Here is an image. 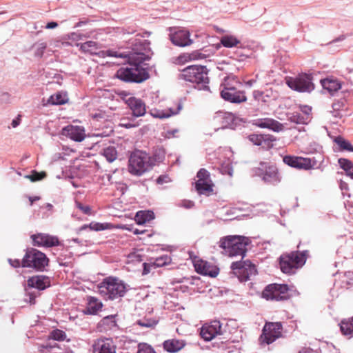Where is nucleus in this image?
I'll return each mask as SVG.
<instances>
[{
  "instance_id": "22",
  "label": "nucleus",
  "mask_w": 353,
  "mask_h": 353,
  "mask_svg": "<svg viewBox=\"0 0 353 353\" xmlns=\"http://www.w3.org/2000/svg\"><path fill=\"white\" fill-rule=\"evenodd\" d=\"M126 105L132 111L134 117H140L146 112V105L145 102L141 99L134 97H130L126 101Z\"/></svg>"
},
{
  "instance_id": "20",
  "label": "nucleus",
  "mask_w": 353,
  "mask_h": 353,
  "mask_svg": "<svg viewBox=\"0 0 353 353\" xmlns=\"http://www.w3.org/2000/svg\"><path fill=\"white\" fill-rule=\"evenodd\" d=\"M190 32L185 29L174 31L170 34V39L172 43L180 47L190 46L192 40L190 38Z\"/></svg>"
},
{
  "instance_id": "62",
  "label": "nucleus",
  "mask_w": 353,
  "mask_h": 353,
  "mask_svg": "<svg viewBox=\"0 0 353 353\" xmlns=\"http://www.w3.org/2000/svg\"><path fill=\"white\" fill-rule=\"evenodd\" d=\"M256 82V80L251 79L245 82V84L248 86H252L254 83Z\"/></svg>"
},
{
  "instance_id": "44",
  "label": "nucleus",
  "mask_w": 353,
  "mask_h": 353,
  "mask_svg": "<svg viewBox=\"0 0 353 353\" xmlns=\"http://www.w3.org/2000/svg\"><path fill=\"white\" fill-rule=\"evenodd\" d=\"M110 224L108 223H101L97 222H92L89 224V228L94 231H101L109 229Z\"/></svg>"
},
{
  "instance_id": "26",
  "label": "nucleus",
  "mask_w": 353,
  "mask_h": 353,
  "mask_svg": "<svg viewBox=\"0 0 353 353\" xmlns=\"http://www.w3.org/2000/svg\"><path fill=\"white\" fill-rule=\"evenodd\" d=\"M323 90L334 95L341 88V81L334 77H328L320 81Z\"/></svg>"
},
{
  "instance_id": "42",
  "label": "nucleus",
  "mask_w": 353,
  "mask_h": 353,
  "mask_svg": "<svg viewBox=\"0 0 353 353\" xmlns=\"http://www.w3.org/2000/svg\"><path fill=\"white\" fill-rule=\"evenodd\" d=\"M103 155L108 162L111 163L117 158V152L114 147L110 146L103 150Z\"/></svg>"
},
{
  "instance_id": "34",
  "label": "nucleus",
  "mask_w": 353,
  "mask_h": 353,
  "mask_svg": "<svg viewBox=\"0 0 353 353\" xmlns=\"http://www.w3.org/2000/svg\"><path fill=\"white\" fill-rule=\"evenodd\" d=\"M340 330L342 334L350 338L353 336V316L343 319L340 323Z\"/></svg>"
},
{
  "instance_id": "17",
  "label": "nucleus",
  "mask_w": 353,
  "mask_h": 353,
  "mask_svg": "<svg viewBox=\"0 0 353 353\" xmlns=\"http://www.w3.org/2000/svg\"><path fill=\"white\" fill-rule=\"evenodd\" d=\"M221 334V324L219 321H212L203 325L201 328L200 335L206 341L212 340Z\"/></svg>"
},
{
  "instance_id": "27",
  "label": "nucleus",
  "mask_w": 353,
  "mask_h": 353,
  "mask_svg": "<svg viewBox=\"0 0 353 353\" xmlns=\"http://www.w3.org/2000/svg\"><path fill=\"white\" fill-rule=\"evenodd\" d=\"M187 345L185 340L170 339L165 340L163 343V349L169 353H176L183 350Z\"/></svg>"
},
{
  "instance_id": "61",
  "label": "nucleus",
  "mask_w": 353,
  "mask_h": 353,
  "mask_svg": "<svg viewBox=\"0 0 353 353\" xmlns=\"http://www.w3.org/2000/svg\"><path fill=\"white\" fill-rule=\"evenodd\" d=\"M312 350L310 348H303L299 353H312Z\"/></svg>"
},
{
  "instance_id": "30",
  "label": "nucleus",
  "mask_w": 353,
  "mask_h": 353,
  "mask_svg": "<svg viewBox=\"0 0 353 353\" xmlns=\"http://www.w3.org/2000/svg\"><path fill=\"white\" fill-rule=\"evenodd\" d=\"M182 105L180 103L176 105V108H170L166 110H152L151 115L154 118L165 119L172 115L176 114L181 110Z\"/></svg>"
},
{
  "instance_id": "10",
  "label": "nucleus",
  "mask_w": 353,
  "mask_h": 353,
  "mask_svg": "<svg viewBox=\"0 0 353 353\" xmlns=\"http://www.w3.org/2000/svg\"><path fill=\"white\" fill-rule=\"evenodd\" d=\"M262 296L268 301L287 300L290 298L288 285L278 283L270 284L263 290Z\"/></svg>"
},
{
  "instance_id": "11",
  "label": "nucleus",
  "mask_w": 353,
  "mask_h": 353,
  "mask_svg": "<svg viewBox=\"0 0 353 353\" xmlns=\"http://www.w3.org/2000/svg\"><path fill=\"white\" fill-rule=\"evenodd\" d=\"M231 268L241 282L248 281L250 276L256 275L257 272L255 265L250 261L233 262Z\"/></svg>"
},
{
  "instance_id": "36",
  "label": "nucleus",
  "mask_w": 353,
  "mask_h": 353,
  "mask_svg": "<svg viewBox=\"0 0 353 353\" xmlns=\"http://www.w3.org/2000/svg\"><path fill=\"white\" fill-rule=\"evenodd\" d=\"M204 57H205L204 54H203L197 51H195V52H192L191 53H184L183 54H181L178 57V60L180 63H185V62H188L190 61L201 59Z\"/></svg>"
},
{
  "instance_id": "19",
  "label": "nucleus",
  "mask_w": 353,
  "mask_h": 353,
  "mask_svg": "<svg viewBox=\"0 0 353 353\" xmlns=\"http://www.w3.org/2000/svg\"><path fill=\"white\" fill-rule=\"evenodd\" d=\"M283 161L288 165L297 169L310 170L313 167L310 158L286 155L283 157Z\"/></svg>"
},
{
  "instance_id": "37",
  "label": "nucleus",
  "mask_w": 353,
  "mask_h": 353,
  "mask_svg": "<svg viewBox=\"0 0 353 353\" xmlns=\"http://www.w3.org/2000/svg\"><path fill=\"white\" fill-rule=\"evenodd\" d=\"M221 43L225 48L236 47L241 41L236 37L232 35H225L221 39Z\"/></svg>"
},
{
  "instance_id": "39",
  "label": "nucleus",
  "mask_w": 353,
  "mask_h": 353,
  "mask_svg": "<svg viewBox=\"0 0 353 353\" xmlns=\"http://www.w3.org/2000/svg\"><path fill=\"white\" fill-rule=\"evenodd\" d=\"M67 95L61 92H57L52 95L48 99V103L52 105H61L67 103Z\"/></svg>"
},
{
  "instance_id": "21",
  "label": "nucleus",
  "mask_w": 353,
  "mask_h": 353,
  "mask_svg": "<svg viewBox=\"0 0 353 353\" xmlns=\"http://www.w3.org/2000/svg\"><path fill=\"white\" fill-rule=\"evenodd\" d=\"M194 265L196 272L201 274L215 277L219 274V268H217L215 265L208 263V261L201 259L195 260L194 262Z\"/></svg>"
},
{
  "instance_id": "7",
  "label": "nucleus",
  "mask_w": 353,
  "mask_h": 353,
  "mask_svg": "<svg viewBox=\"0 0 353 353\" xmlns=\"http://www.w3.org/2000/svg\"><path fill=\"white\" fill-rule=\"evenodd\" d=\"M182 79L186 81L201 85V88L205 87L209 83L208 70L205 66L190 65L182 70L181 74Z\"/></svg>"
},
{
  "instance_id": "28",
  "label": "nucleus",
  "mask_w": 353,
  "mask_h": 353,
  "mask_svg": "<svg viewBox=\"0 0 353 353\" xmlns=\"http://www.w3.org/2000/svg\"><path fill=\"white\" fill-rule=\"evenodd\" d=\"M236 116L228 112L219 111L216 112L214 120L221 125V128H227L232 125L235 121Z\"/></svg>"
},
{
  "instance_id": "24",
  "label": "nucleus",
  "mask_w": 353,
  "mask_h": 353,
  "mask_svg": "<svg viewBox=\"0 0 353 353\" xmlns=\"http://www.w3.org/2000/svg\"><path fill=\"white\" fill-rule=\"evenodd\" d=\"M253 125L260 128H268L274 132L283 130L282 123L272 118H261L253 121Z\"/></svg>"
},
{
  "instance_id": "9",
  "label": "nucleus",
  "mask_w": 353,
  "mask_h": 353,
  "mask_svg": "<svg viewBox=\"0 0 353 353\" xmlns=\"http://www.w3.org/2000/svg\"><path fill=\"white\" fill-rule=\"evenodd\" d=\"M283 325L281 322H266L259 337L261 345H270L282 336Z\"/></svg>"
},
{
  "instance_id": "13",
  "label": "nucleus",
  "mask_w": 353,
  "mask_h": 353,
  "mask_svg": "<svg viewBox=\"0 0 353 353\" xmlns=\"http://www.w3.org/2000/svg\"><path fill=\"white\" fill-rule=\"evenodd\" d=\"M286 83L291 89L301 92H309L314 89L311 79L305 74L295 78L290 77L286 79Z\"/></svg>"
},
{
  "instance_id": "2",
  "label": "nucleus",
  "mask_w": 353,
  "mask_h": 353,
  "mask_svg": "<svg viewBox=\"0 0 353 353\" xmlns=\"http://www.w3.org/2000/svg\"><path fill=\"white\" fill-rule=\"evenodd\" d=\"M241 84L236 77H225L220 85L221 97L225 101L232 103H241L247 101L245 91L239 89Z\"/></svg>"
},
{
  "instance_id": "60",
  "label": "nucleus",
  "mask_w": 353,
  "mask_h": 353,
  "mask_svg": "<svg viewBox=\"0 0 353 353\" xmlns=\"http://www.w3.org/2000/svg\"><path fill=\"white\" fill-rule=\"evenodd\" d=\"M20 119L17 118L14 119L12 122V125L13 128H16L19 124Z\"/></svg>"
},
{
  "instance_id": "35",
  "label": "nucleus",
  "mask_w": 353,
  "mask_h": 353,
  "mask_svg": "<svg viewBox=\"0 0 353 353\" xmlns=\"http://www.w3.org/2000/svg\"><path fill=\"white\" fill-rule=\"evenodd\" d=\"M288 119L297 124H305L310 120V117L307 114H303L299 111H295L288 114Z\"/></svg>"
},
{
  "instance_id": "31",
  "label": "nucleus",
  "mask_w": 353,
  "mask_h": 353,
  "mask_svg": "<svg viewBox=\"0 0 353 353\" xmlns=\"http://www.w3.org/2000/svg\"><path fill=\"white\" fill-rule=\"evenodd\" d=\"M103 304L98 299L93 296L87 297V306L85 313L89 314H95L102 308Z\"/></svg>"
},
{
  "instance_id": "49",
  "label": "nucleus",
  "mask_w": 353,
  "mask_h": 353,
  "mask_svg": "<svg viewBox=\"0 0 353 353\" xmlns=\"http://www.w3.org/2000/svg\"><path fill=\"white\" fill-rule=\"evenodd\" d=\"M46 176V174L44 172H37V171H32L31 175L28 176L32 181H37L44 179Z\"/></svg>"
},
{
  "instance_id": "3",
  "label": "nucleus",
  "mask_w": 353,
  "mask_h": 353,
  "mask_svg": "<svg viewBox=\"0 0 353 353\" xmlns=\"http://www.w3.org/2000/svg\"><path fill=\"white\" fill-rule=\"evenodd\" d=\"M97 287L99 294L105 299H117L123 296L126 292L125 284L113 276L104 279Z\"/></svg>"
},
{
  "instance_id": "33",
  "label": "nucleus",
  "mask_w": 353,
  "mask_h": 353,
  "mask_svg": "<svg viewBox=\"0 0 353 353\" xmlns=\"http://www.w3.org/2000/svg\"><path fill=\"white\" fill-rule=\"evenodd\" d=\"M154 219L152 211H139L135 215V221L139 225H143Z\"/></svg>"
},
{
  "instance_id": "8",
  "label": "nucleus",
  "mask_w": 353,
  "mask_h": 353,
  "mask_svg": "<svg viewBox=\"0 0 353 353\" xmlns=\"http://www.w3.org/2000/svg\"><path fill=\"white\" fill-rule=\"evenodd\" d=\"M49 259L42 252L31 248L28 250L21 261V266L43 271L48 265Z\"/></svg>"
},
{
  "instance_id": "54",
  "label": "nucleus",
  "mask_w": 353,
  "mask_h": 353,
  "mask_svg": "<svg viewBox=\"0 0 353 353\" xmlns=\"http://www.w3.org/2000/svg\"><path fill=\"white\" fill-rule=\"evenodd\" d=\"M152 268L154 269V266L152 265V261H150L149 263H144L143 274H147L150 273Z\"/></svg>"
},
{
  "instance_id": "63",
  "label": "nucleus",
  "mask_w": 353,
  "mask_h": 353,
  "mask_svg": "<svg viewBox=\"0 0 353 353\" xmlns=\"http://www.w3.org/2000/svg\"><path fill=\"white\" fill-rule=\"evenodd\" d=\"M39 197H37V196H35V197H34V198L30 197V204H31V205H32V203H33L35 201L39 200Z\"/></svg>"
},
{
  "instance_id": "23",
  "label": "nucleus",
  "mask_w": 353,
  "mask_h": 353,
  "mask_svg": "<svg viewBox=\"0 0 353 353\" xmlns=\"http://www.w3.org/2000/svg\"><path fill=\"white\" fill-rule=\"evenodd\" d=\"M61 134L78 142L82 141L85 137L83 127L72 125L64 127L61 130Z\"/></svg>"
},
{
  "instance_id": "56",
  "label": "nucleus",
  "mask_w": 353,
  "mask_h": 353,
  "mask_svg": "<svg viewBox=\"0 0 353 353\" xmlns=\"http://www.w3.org/2000/svg\"><path fill=\"white\" fill-rule=\"evenodd\" d=\"M8 261L14 268H19L21 265V262L19 259H9Z\"/></svg>"
},
{
  "instance_id": "53",
  "label": "nucleus",
  "mask_w": 353,
  "mask_h": 353,
  "mask_svg": "<svg viewBox=\"0 0 353 353\" xmlns=\"http://www.w3.org/2000/svg\"><path fill=\"white\" fill-rule=\"evenodd\" d=\"M105 54L109 57H124L125 56L119 53L117 51L112 50H108L105 51Z\"/></svg>"
},
{
  "instance_id": "32",
  "label": "nucleus",
  "mask_w": 353,
  "mask_h": 353,
  "mask_svg": "<svg viewBox=\"0 0 353 353\" xmlns=\"http://www.w3.org/2000/svg\"><path fill=\"white\" fill-rule=\"evenodd\" d=\"M252 95L256 101H261L264 103H268L275 98L272 89L265 90V91L254 90Z\"/></svg>"
},
{
  "instance_id": "16",
  "label": "nucleus",
  "mask_w": 353,
  "mask_h": 353,
  "mask_svg": "<svg viewBox=\"0 0 353 353\" xmlns=\"http://www.w3.org/2000/svg\"><path fill=\"white\" fill-rule=\"evenodd\" d=\"M259 169L263 172L262 178L265 182L276 185L281 181V177L276 165L261 163Z\"/></svg>"
},
{
  "instance_id": "59",
  "label": "nucleus",
  "mask_w": 353,
  "mask_h": 353,
  "mask_svg": "<svg viewBox=\"0 0 353 353\" xmlns=\"http://www.w3.org/2000/svg\"><path fill=\"white\" fill-rule=\"evenodd\" d=\"M57 26H58V23L57 22L52 21V22L48 23L46 28L47 29H52V28H57Z\"/></svg>"
},
{
  "instance_id": "46",
  "label": "nucleus",
  "mask_w": 353,
  "mask_h": 353,
  "mask_svg": "<svg viewBox=\"0 0 353 353\" xmlns=\"http://www.w3.org/2000/svg\"><path fill=\"white\" fill-rule=\"evenodd\" d=\"M81 50L85 52H91L93 50H96L97 43L92 41H86L81 45Z\"/></svg>"
},
{
  "instance_id": "47",
  "label": "nucleus",
  "mask_w": 353,
  "mask_h": 353,
  "mask_svg": "<svg viewBox=\"0 0 353 353\" xmlns=\"http://www.w3.org/2000/svg\"><path fill=\"white\" fill-rule=\"evenodd\" d=\"M119 125L125 128H132L137 127L139 125V123L135 122L134 119H131L130 121H128L125 118H123L121 119Z\"/></svg>"
},
{
  "instance_id": "14",
  "label": "nucleus",
  "mask_w": 353,
  "mask_h": 353,
  "mask_svg": "<svg viewBox=\"0 0 353 353\" xmlns=\"http://www.w3.org/2000/svg\"><path fill=\"white\" fill-rule=\"evenodd\" d=\"M248 139L253 144L260 146L262 149L269 150L274 148L276 138L270 134H250Z\"/></svg>"
},
{
  "instance_id": "41",
  "label": "nucleus",
  "mask_w": 353,
  "mask_h": 353,
  "mask_svg": "<svg viewBox=\"0 0 353 353\" xmlns=\"http://www.w3.org/2000/svg\"><path fill=\"white\" fill-rule=\"evenodd\" d=\"M335 142L339 146L341 150L353 152V145L344 138L338 137L335 139Z\"/></svg>"
},
{
  "instance_id": "50",
  "label": "nucleus",
  "mask_w": 353,
  "mask_h": 353,
  "mask_svg": "<svg viewBox=\"0 0 353 353\" xmlns=\"http://www.w3.org/2000/svg\"><path fill=\"white\" fill-rule=\"evenodd\" d=\"M76 206L79 208L83 214L90 215L91 214V208L89 205H84L80 202H76Z\"/></svg>"
},
{
  "instance_id": "1",
  "label": "nucleus",
  "mask_w": 353,
  "mask_h": 353,
  "mask_svg": "<svg viewBox=\"0 0 353 353\" xmlns=\"http://www.w3.org/2000/svg\"><path fill=\"white\" fill-rule=\"evenodd\" d=\"M143 53H135L129 58V66L119 68L114 77L123 81L141 83L148 78V73L141 63L145 60Z\"/></svg>"
},
{
  "instance_id": "18",
  "label": "nucleus",
  "mask_w": 353,
  "mask_h": 353,
  "mask_svg": "<svg viewBox=\"0 0 353 353\" xmlns=\"http://www.w3.org/2000/svg\"><path fill=\"white\" fill-rule=\"evenodd\" d=\"M93 353H116L117 346L110 338H100L94 341Z\"/></svg>"
},
{
  "instance_id": "52",
  "label": "nucleus",
  "mask_w": 353,
  "mask_h": 353,
  "mask_svg": "<svg viewBox=\"0 0 353 353\" xmlns=\"http://www.w3.org/2000/svg\"><path fill=\"white\" fill-rule=\"evenodd\" d=\"M117 94L120 97V99L125 102L126 104V101L129 99L130 93L126 91H119L117 92Z\"/></svg>"
},
{
  "instance_id": "57",
  "label": "nucleus",
  "mask_w": 353,
  "mask_h": 353,
  "mask_svg": "<svg viewBox=\"0 0 353 353\" xmlns=\"http://www.w3.org/2000/svg\"><path fill=\"white\" fill-rule=\"evenodd\" d=\"M301 112L303 114H307V117H310V114L311 112V108L308 106H303V107H301Z\"/></svg>"
},
{
  "instance_id": "64",
  "label": "nucleus",
  "mask_w": 353,
  "mask_h": 353,
  "mask_svg": "<svg viewBox=\"0 0 353 353\" xmlns=\"http://www.w3.org/2000/svg\"><path fill=\"white\" fill-rule=\"evenodd\" d=\"M87 228H89V225L85 224L81 227L80 230H85Z\"/></svg>"
},
{
  "instance_id": "43",
  "label": "nucleus",
  "mask_w": 353,
  "mask_h": 353,
  "mask_svg": "<svg viewBox=\"0 0 353 353\" xmlns=\"http://www.w3.org/2000/svg\"><path fill=\"white\" fill-rule=\"evenodd\" d=\"M171 259L168 255L165 254L157 258L154 261H152L154 269L159 267H163L169 264Z\"/></svg>"
},
{
  "instance_id": "51",
  "label": "nucleus",
  "mask_w": 353,
  "mask_h": 353,
  "mask_svg": "<svg viewBox=\"0 0 353 353\" xmlns=\"http://www.w3.org/2000/svg\"><path fill=\"white\" fill-rule=\"evenodd\" d=\"M137 323L141 327H153L156 325V322L154 321L148 319L139 320L137 321Z\"/></svg>"
},
{
  "instance_id": "55",
  "label": "nucleus",
  "mask_w": 353,
  "mask_h": 353,
  "mask_svg": "<svg viewBox=\"0 0 353 353\" xmlns=\"http://www.w3.org/2000/svg\"><path fill=\"white\" fill-rule=\"evenodd\" d=\"M170 181V178L168 176L161 175L157 178V183L158 184H163V183H168Z\"/></svg>"
},
{
  "instance_id": "38",
  "label": "nucleus",
  "mask_w": 353,
  "mask_h": 353,
  "mask_svg": "<svg viewBox=\"0 0 353 353\" xmlns=\"http://www.w3.org/2000/svg\"><path fill=\"white\" fill-rule=\"evenodd\" d=\"M99 325L103 327L104 331H108L117 327V321L114 316H108L100 321Z\"/></svg>"
},
{
  "instance_id": "48",
  "label": "nucleus",
  "mask_w": 353,
  "mask_h": 353,
  "mask_svg": "<svg viewBox=\"0 0 353 353\" xmlns=\"http://www.w3.org/2000/svg\"><path fill=\"white\" fill-rule=\"evenodd\" d=\"M137 353H156V352L150 345L145 343H141L138 346Z\"/></svg>"
},
{
  "instance_id": "12",
  "label": "nucleus",
  "mask_w": 353,
  "mask_h": 353,
  "mask_svg": "<svg viewBox=\"0 0 353 353\" xmlns=\"http://www.w3.org/2000/svg\"><path fill=\"white\" fill-rule=\"evenodd\" d=\"M198 180L195 182V189L199 194H209L213 192V183L209 172L205 168L199 170Z\"/></svg>"
},
{
  "instance_id": "45",
  "label": "nucleus",
  "mask_w": 353,
  "mask_h": 353,
  "mask_svg": "<svg viewBox=\"0 0 353 353\" xmlns=\"http://www.w3.org/2000/svg\"><path fill=\"white\" fill-rule=\"evenodd\" d=\"M49 337L56 341H63L65 339L66 334L63 331L57 329L50 332Z\"/></svg>"
},
{
  "instance_id": "25",
  "label": "nucleus",
  "mask_w": 353,
  "mask_h": 353,
  "mask_svg": "<svg viewBox=\"0 0 353 353\" xmlns=\"http://www.w3.org/2000/svg\"><path fill=\"white\" fill-rule=\"evenodd\" d=\"M330 114L336 119H341L346 115L347 110V101L345 97L335 100L332 105Z\"/></svg>"
},
{
  "instance_id": "29",
  "label": "nucleus",
  "mask_w": 353,
  "mask_h": 353,
  "mask_svg": "<svg viewBox=\"0 0 353 353\" xmlns=\"http://www.w3.org/2000/svg\"><path fill=\"white\" fill-rule=\"evenodd\" d=\"M27 282L29 287L34 288L38 290H44L50 285L48 277L43 275L32 276L28 279Z\"/></svg>"
},
{
  "instance_id": "6",
  "label": "nucleus",
  "mask_w": 353,
  "mask_h": 353,
  "mask_svg": "<svg viewBox=\"0 0 353 353\" xmlns=\"http://www.w3.org/2000/svg\"><path fill=\"white\" fill-rule=\"evenodd\" d=\"M150 156L145 152L136 150L128 160V171L134 176H141L151 168Z\"/></svg>"
},
{
  "instance_id": "15",
  "label": "nucleus",
  "mask_w": 353,
  "mask_h": 353,
  "mask_svg": "<svg viewBox=\"0 0 353 353\" xmlns=\"http://www.w3.org/2000/svg\"><path fill=\"white\" fill-rule=\"evenodd\" d=\"M31 239L34 246L52 248L60 245L57 236L47 233H37L31 235Z\"/></svg>"
},
{
  "instance_id": "4",
  "label": "nucleus",
  "mask_w": 353,
  "mask_h": 353,
  "mask_svg": "<svg viewBox=\"0 0 353 353\" xmlns=\"http://www.w3.org/2000/svg\"><path fill=\"white\" fill-rule=\"evenodd\" d=\"M249 240L241 236H228L220 239L219 247L223 253L229 256H241L243 257L247 252Z\"/></svg>"
},
{
  "instance_id": "40",
  "label": "nucleus",
  "mask_w": 353,
  "mask_h": 353,
  "mask_svg": "<svg viewBox=\"0 0 353 353\" xmlns=\"http://www.w3.org/2000/svg\"><path fill=\"white\" fill-rule=\"evenodd\" d=\"M340 167L344 170L346 174L353 179V163L347 159L341 158L339 159Z\"/></svg>"
},
{
  "instance_id": "5",
  "label": "nucleus",
  "mask_w": 353,
  "mask_h": 353,
  "mask_svg": "<svg viewBox=\"0 0 353 353\" xmlns=\"http://www.w3.org/2000/svg\"><path fill=\"white\" fill-rule=\"evenodd\" d=\"M307 251H294L283 254L279 258L281 270L285 274H294L301 268L308 256Z\"/></svg>"
},
{
  "instance_id": "58",
  "label": "nucleus",
  "mask_w": 353,
  "mask_h": 353,
  "mask_svg": "<svg viewBox=\"0 0 353 353\" xmlns=\"http://www.w3.org/2000/svg\"><path fill=\"white\" fill-rule=\"evenodd\" d=\"M182 206L185 207V208H191L194 206V202L191 201H183L181 203Z\"/></svg>"
}]
</instances>
